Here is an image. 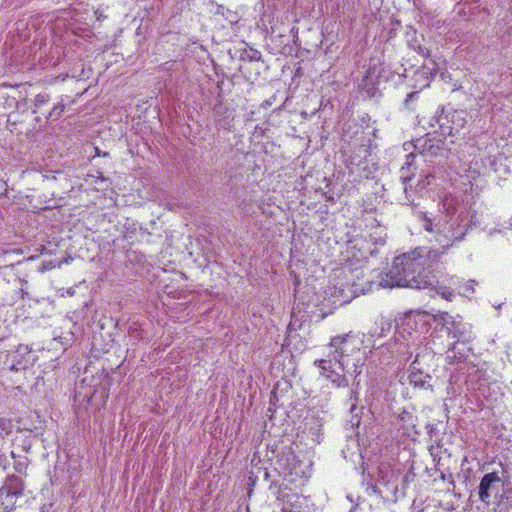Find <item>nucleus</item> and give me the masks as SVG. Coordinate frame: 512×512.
Here are the masks:
<instances>
[{"label": "nucleus", "mask_w": 512, "mask_h": 512, "mask_svg": "<svg viewBox=\"0 0 512 512\" xmlns=\"http://www.w3.org/2000/svg\"><path fill=\"white\" fill-rule=\"evenodd\" d=\"M383 282L388 287L424 289L434 286L437 281L431 262L416 249L396 257Z\"/></svg>", "instance_id": "1"}, {"label": "nucleus", "mask_w": 512, "mask_h": 512, "mask_svg": "<svg viewBox=\"0 0 512 512\" xmlns=\"http://www.w3.org/2000/svg\"><path fill=\"white\" fill-rule=\"evenodd\" d=\"M468 114L465 110L436 112L430 125L438 126L440 134L444 137L454 136L467 124Z\"/></svg>", "instance_id": "2"}, {"label": "nucleus", "mask_w": 512, "mask_h": 512, "mask_svg": "<svg viewBox=\"0 0 512 512\" xmlns=\"http://www.w3.org/2000/svg\"><path fill=\"white\" fill-rule=\"evenodd\" d=\"M465 220L460 219V216L457 220L448 224L446 222L441 223L437 222V235H435L436 241L442 246V248L447 249L455 242H459L464 239L469 225L467 222L463 223Z\"/></svg>", "instance_id": "3"}, {"label": "nucleus", "mask_w": 512, "mask_h": 512, "mask_svg": "<svg viewBox=\"0 0 512 512\" xmlns=\"http://www.w3.org/2000/svg\"><path fill=\"white\" fill-rule=\"evenodd\" d=\"M330 346L335 348L334 359L339 363L343 371L349 372L350 364L353 367V373L357 376L361 373L363 359L361 357L353 360L349 358V336H336L331 339Z\"/></svg>", "instance_id": "4"}, {"label": "nucleus", "mask_w": 512, "mask_h": 512, "mask_svg": "<svg viewBox=\"0 0 512 512\" xmlns=\"http://www.w3.org/2000/svg\"><path fill=\"white\" fill-rule=\"evenodd\" d=\"M23 490L24 484L21 478L15 475L6 478L0 488V494L7 512H11L15 508L17 499L23 495Z\"/></svg>", "instance_id": "5"}, {"label": "nucleus", "mask_w": 512, "mask_h": 512, "mask_svg": "<svg viewBox=\"0 0 512 512\" xmlns=\"http://www.w3.org/2000/svg\"><path fill=\"white\" fill-rule=\"evenodd\" d=\"M501 479L497 472H490L483 476L478 487V495L482 502L489 505L493 496L499 491Z\"/></svg>", "instance_id": "6"}, {"label": "nucleus", "mask_w": 512, "mask_h": 512, "mask_svg": "<svg viewBox=\"0 0 512 512\" xmlns=\"http://www.w3.org/2000/svg\"><path fill=\"white\" fill-rule=\"evenodd\" d=\"M415 149L427 158L444 156L449 150L445 140L438 138L418 139L415 143Z\"/></svg>", "instance_id": "7"}, {"label": "nucleus", "mask_w": 512, "mask_h": 512, "mask_svg": "<svg viewBox=\"0 0 512 512\" xmlns=\"http://www.w3.org/2000/svg\"><path fill=\"white\" fill-rule=\"evenodd\" d=\"M445 333L454 339V342L456 344L458 342L466 343L469 342L471 339V330L470 326L463 321V319L460 316H457V320L448 327V329L445 331Z\"/></svg>", "instance_id": "8"}, {"label": "nucleus", "mask_w": 512, "mask_h": 512, "mask_svg": "<svg viewBox=\"0 0 512 512\" xmlns=\"http://www.w3.org/2000/svg\"><path fill=\"white\" fill-rule=\"evenodd\" d=\"M331 289V296L333 302L339 305H344L351 302L359 293H363V290H359L356 285L352 286H333Z\"/></svg>", "instance_id": "9"}, {"label": "nucleus", "mask_w": 512, "mask_h": 512, "mask_svg": "<svg viewBox=\"0 0 512 512\" xmlns=\"http://www.w3.org/2000/svg\"><path fill=\"white\" fill-rule=\"evenodd\" d=\"M30 354V350L25 345H19L13 355V360L9 366V370L13 372H19L28 368L29 360L26 356Z\"/></svg>", "instance_id": "10"}, {"label": "nucleus", "mask_w": 512, "mask_h": 512, "mask_svg": "<svg viewBox=\"0 0 512 512\" xmlns=\"http://www.w3.org/2000/svg\"><path fill=\"white\" fill-rule=\"evenodd\" d=\"M388 345L391 348H397L396 359L400 363L407 362L411 358L412 352L408 350V343L405 341L403 336L401 338L395 337L391 339L390 341H388Z\"/></svg>", "instance_id": "11"}, {"label": "nucleus", "mask_w": 512, "mask_h": 512, "mask_svg": "<svg viewBox=\"0 0 512 512\" xmlns=\"http://www.w3.org/2000/svg\"><path fill=\"white\" fill-rule=\"evenodd\" d=\"M378 79L377 67L369 66L366 74L363 76L360 86L367 91L370 96H374L376 91V80Z\"/></svg>", "instance_id": "12"}, {"label": "nucleus", "mask_w": 512, "mask_h": 512, "mask_svg": "<svg viewBox=\"0 0 512 512\" xmlns=\"http://www.w3.org/2000/svg\"><path fill=\"white\" fill-rule=\"evenodd\" d=\"M431 376L426 371H420V373H410L409 380L410 383L415 387L427 388L431 387L429 381Z\"/></svg>", "instance_id": "13"}, {"label": "nucleus", "mask_w": 512, "mask_h": 512, "mask_svg": "<svg viewBox=\"0 0 512 512\" xmlns=\"http://www.w3.org/2000/svg\"><path fill=\"white\" fill-rule=\"evenodd\" d=\"M457 344L453 342L449 345L448 350L446 352V360L449 364H454L455 362L461 361L464 356L461 353L456 352Z\"/></svg>", "instance_id": "14"}, {"label": "nucleus", "mask_w": 512, "mask_h": 512, "mask_svg": "<svg viewBox=\"0 0 512 512\" xmlns=\"http://www.w3.org/2000/svg\"><path fill=\"white\" fill-rule=\"evenodd\" d=\"M455 320H457V316L454 317L447 312L441 313L436 319V321L441 325V330L444 332L448 329V327L453 325Z\"/></svg>", "instance_id": "15"}, {"label": "nucleus", "mask_w": 512, "mask_h": 512, "mask_svg": "<svg viewBox=\"0 0 512 512\" xmlns=\"http://www.w3.org/2000/svg\"><path fill=\"white\" fill-rule=\"evenodd\" d=\"M326 377L337 387H345L348 385V380L345 375H341L335 371H329Z\"/></svg>", "instance_id": "16"}, {"label": "nucleus", "mask_w": 512, "mask_h": 512, "mask_svg": "<svg viewBox=\"0 0 512 512\" xmlns=\"http://www.w3.org/2000/svg\"><path fill=\"white\" fill-rule=\"evenodd\" d=\"M419 219L422 220L424 223H423V228L429 232V233H435L437 235V223H433L432 219L429 218L427 216L426 213L424 212H420L419 213Z\"/></svg>", "instance_id": "17"}, {"label": "nucleus", "mask_w": 512, "mask_h": 512, "mask_svg": "<svg viewBox=\"0 0 512 512\" xmlns=\"http://www.w3.org/2000/svg\"><path fill=\"white\" fill-rule=\"evenodd\" d=\"M425 356H430V354H416L415 359L410 365V373H420V371H425L424 367L421 364V359L425 358Z\"/></svg>", "instance_id": "18"}, {"label": "nucleus", "mask_w": 512, "mask_h": 512, "mask_svg": "<svg viewBox=\"0 0 512 512\" xmlns=\"http://www.w3.org/2000/svg\"><path fill=\"white\" fill-rule=\"evenodd\" d=\"M64 109H65V106L62 103L56 104L51 109V111L48 113V115L46 116V119L48 121H56V120H58L62 116V114L64 112Z\"/></svg>", "instance_id": "19"}, {"label": "nucleus", "mask_w": 512, "mask_h": 512, "mask_svg": "<svg viewBox=\"0 0 512 512\" xmlns=\"http://www.w3.org/2000/svg\"><path fill=\"white\" fill-rule=\"evenodd\" d=\"M50 101V95L47 93H39L35 96L34 106L35 110L33 113H36L38 109H40L43 105L47 104Z\"/></svg>", "instance_id": "20"}, {"label": "nucleus", "mask_w": 512, "mask_h": 512, "mask_svg": "<svg viewBox=\"0 0 512 512\" xmlns=\"http://www.w3.org/2000/svg\"><path fill=\"white\" fill-rule=\"evenodd\" d=\"M29 460L27 457H20L14 461V468L18 473H24L28 467Z\"/></svg>", "instance_id": "21"}, {"label": "nucleus", "mask_w": 512, "mask_h": 512, "mask_svg": "<svg viewBox=\"0 0 512 512\" xmlns=\"http://www.w3.org/2000/svg\"><path fill=\"white\" fill-rule=\"evenodd\" d=\"M13 424L11 420L6 418H0V435L4 432L5 434L11 433Z\"/></svg>", "instance_id": "22"}, {"label": "nucleus", "mask_w": 512, "mask_h": 512, "mask_svg": "<svg viewBox=\"0 0 512 512\" xmlns=\"http://www.w3.org/2000/svg\"><path fill=\"white\" fill-rule=\"evenodd\" d=\"M318 367L321 369V373L326 376V374L329 373L330 370V361L329 360H318L315 362Z\"/></svg>", "instance_id": "23"}, {"label": "nucleus", "mask_w": 512, "mask_h": 512, "mask_svg": "<svg viewBox=\"0 0 512 512\" xmlns=\"http://www.w3.org/2000/svg\"><path fill=\"white\" fill-rule=\"evenodd\" d=\"M128 334L130 338H133L135 340H139L142 338V332L137 327H130L128 330Z\"/></svg>", "instance_id": "24"}, {"label": "nucleus", "mask_w": 512, "mask_h": 512, "mask_svg": "<svg viewBox=\"0 0 512 512\" xmlns=\"http://www.w3.org/2000/svg\"><path fill=\"white\" fill-rule=\"evenodd\" d=\"M396 349L397 348L389 347L388 342H387L385 345L381 346L380 353L383 354L384 351H387L391 354L389 357L390 359H396Z\"/></svg>", "instance_id": "25"}, {"label": "nucleus", "mask_w": 512, "mask_h": 512, "mask_svg": "<svg viewBox=\"0 0 512 512\" xmlns=\"http://www.w3.org/2000/svg\"><path fill=\"white\" fill-rule=\"evenodd\" d=\"M418 96H419V92H417V91L409 93L404 101L405 106L409 107L410 102L417 99Z\"/></svg>", "instance_id": "26"}, {"label": "nucleus", "mask_w": 512, "mask_h": 512, "mask_svg": "<svg viewBox=\"0 0 512 512\" xmlns=\"http://www.w3.org/2000/svg\"><path fill=\"white\" fill-rule=\"evenodd\" d=\"M400 179L402 180V183L403 184H406L407 182H409L412 178L411 175H408L405 171V167L402 166L401 170H400Z\"/></svg>", "instance_id": "27"}, {"label": "nucleus", "mask_w": 512, "mask_h": 512, "mask_svg": "<svg viewBox=\"0 0 512 512\" xmlns=\"http://www.w3.org/2000/svg\"><path fill=\"white\" fill-rule=\"evenodd\" d=\"M417 52H418V54H420L426 58L430 56V51L427 48L422 47L420 45L417 47Z\"/></svg>", "instance_id": "28"}, {"label": "nucleus", "mask_w": 512, "mask_h": 512, "mask_svg": "<svg viewBox=\"0 0 512 512\" xmlns=\"http://www.w3.org/2000/svg\"><path fill=\"white\" fill-rule=\"evenodd\" d=\"M476 282L474 280H470L465 284L464 292H474V285Z\"/></svg>", "instance_id": "29"}, {"label": "nucleus", "mask_w": 512, "mask_h": 512, "mask_svg": "<svg viewBox=\"0 0 512 512\" xmlns=\"http://www.w3.org/2000/svg\"><path fill=\"white\" fill-rule=\"evenodd\" d=\"M250 60L258 61L261 58V53L257 50H251V54L249 55Z\"/></svg>", "instance_id": "30"}, {"label": "nucleus", "mask_w": 512, "mask_h": 512, "mask_svg": "<svg viewBox=\"0 0 512 512\" xmlns=\"http://www.w3.org/2000/svg\"><path fill=\"white\" fill-rule=\"evenodd\" d=\"M441 479H442V480H444V481H445V480H447V481H448L450 484H452L453 486L455 485L452 474H448V475H446V474H444V473L442 472V473H441Z\"/></svg>", "instance_id": "31"}, {"label": "nucleus", "mask_w": 512, "mask_h": 512, "mask_svg": "<svg viewBox=\"0 0 512 512\" xmlns=\"http://www.w3.org/2000/svg\"><path fill=\"white\" fill-rule=\"evenodd\" d=\"M426 430H427L428 435H429L430 437H432V436H433V433H434V432H435V430H436V427H435V425H434V424H427V425H426Z\"/></svg>", "instance_id": "32"}, {"label": "nucleus", "mask_w": 512, "mask_h": 512, "mask_svg": "<svg viewBox=\"0 0 512 512\" xmlns=\"http://www.w3.org/2000/svg\"><path fill=\"white\" fill-rule=\"evenodd\" d=\"M415 159V155L413 153H410L406 156V165L409 168L412 165L413 160Z\"/></svg>", "instance_id": "33"}, {"label": "nucleus", "mask_w": 512, "mask_h": 512, "mask_svg": "<svg viewBox=\"0 0 512 512\" xmlns=\"http://www.w3.org/2000/svg\"><path fill=\"white\" fill-rule=\"evenodd\" d=\"M442 297L445 298L446 300H451L452 297H453V293L451 291H446V290H443V292L441 293Z\"/></svg>", "instance_id": "34"}, {"label": "nucleus", "mask_w": 512, "mask_h": 512, "mask_svg": "<svg viewBox=\"0 0 512 512\" xmlns=\"http://www.w3.org/2000/svg\"><path fill=\"white\" fill-rule=\"evenodd\" d=\"M391 328V324L390 323H387V328H384V326L381 327V331L380 333L378 334L380 337L384 336L385 335V331H389Z\"/></svg>", "instance_id": "35"}, {"label": "nucleus", "mask_w": 512, "mask_h": 512, "mask_svg": "<svg viewBox=\"0 0 512 512\" xmlns=\"http://www.w3.org/2000/svg\"><path fill=\"white\" fill-rule=\"evenodd\" d=\"M30 449H31V443H30V441H26V440H25V441H24V444H23V450H24L25 452H29V450H30Z\"/></svg>", "instance_id": "36"}, {"label": "nucleus", "mask_w": 512, "mask_h": 512, "mask_svg": "<svg viewBox=\"0 0 512 512\" xmlns=\"http://www.w3.org/2000/svg\"><path fill=\"white\" fill-rule=\"evenodd\" d=\"M351 398H354V400L356 401V400L358 399L357 393H355L354 391H352V393H351Z\"/></svg>", "instance_id": "37"}, {"label": "nucleus", "mask_w": 512, "mask_h": 512, "mask_svg": "<svg viewBox=\"0 0 512 512\" xmlns=\"http://www.w3.org/2000/svg\"><path fill=\"white\" fill-rule=\"evenodd\" d=\"M355 410H356V404L354 403L351 405L350 411L353 413Z\"/></svg>", "instance_id": "38"}, {"label": "nucleus", "mask_w": 512, "mask_h": 512, "mask_svg": "<svg viewBox=\"0 0 512 512\" xmlns=\"http://www.w3.org/2000/svg\"><path fill=\"white\" fill-rule=\"evenodd\" d=\"M273 487H276V484H275V483H272V484L270 485V489H273Z\"/></svg>", "instance_id": "39"}, {"label": "nucleus", "mask_w": 512, "mask_h": 512, "mask_svg": "<svg viewBox=\"0 0 512 512\" xmlns=\"http://www.w3.org/2000/svg\"><path fill=\"white\" fill-rule=\"evenodd\" d=\"M35 120H36L37 122H40V121H41V118H40V117H36V118H35Z\"/></svg>", "instance_id": "40"}, {"label": "nucleus", "mask_w": 512, "mask_h": 512, "mask_svg": "<svg viewBox=\"0 0 512 512\" xmlns=\"http://www.w3.org/2000/svg\"><path fill=\"white\" fill-rule=\"evenodd\" d=\"M11 456H12V458H14V459H15V457H16V456H15V453H14L13 451L11 452Z\"/></svg>", "instance_id": "41"}]
</instances>
